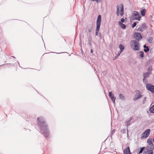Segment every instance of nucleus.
I'll list each match as a JSON object with an SVG mask.
<instances>
[{
  "label": "nucleus",
  "instance_id": "obj_1",
  "mask_svg": "<svg viewBox=\"0 0 154 154\" xmlns=\"http://www.w3.org/2000/svg\"><path fill=\"white\" fill-rule=\"evenodd\" d=\"M38 125L40 130L41 133L44 136L48 137L49 135L47 125L45 122V119L42 117H39L37 119Z\"/></svg>",
  "mask_w": 154,
  "mask_h": 154
},
{
  "label": "nucleus",
  "instance_id": "obj_2",
  "mask_svg": "<svg viewBox=\"0 0 154 154\" xmlns=\"http://www.w3.org/2000/svg\"><path fill=\"white\" fill-rule=\"evenodd\" d=\"M130 46L131 48L135 51H138L140 49L139 42L134 40L131 41Z\"/></svg>",
  "mask_w": 154,
  "mask_h": 154
},
{
  "label": "nucleus",
  "instance_id": "obj_3",
  "mask_svg": "<svg viewBox=\"0 0 154 154\" xmlns=\"http://www.w3.org/2000/svg\"><path fill=\"white\" fill-rule=\"evenodd\" d=\"M101 17L100 15H99L98 16L96 21V28L95 30V35H97L99 31L100 30V27L101 23Z\"/></svg>",
  "mask_w": 154,
  "mask_h": 154
},
{
  "label": "nucleus",
  "instance_id": "obj_4",
  "mask_svg": "<svg viewBox=\"0 0 154 154\" xmlns=\"http://www.w3.org/2000/svg\"><path fill=\"white\" fill-rule=\"evenodd\" d=\"M150 132V129H148L145 130L142 134L141 138L144 139L148 137Z\"/></svg>",
  "mask_w": 154,
  "mask_h": 154
},
{
  "label": "nucleus",
  "instance_id": "obj_5",
  "mask_svg": "<svg viewBox=\"0 0 154 154\" xmlns=\"http://www.w3.org/2000/svg\"><path fill=\"white\" fill-rule=\"evenodd\" d=\"M137 93L135 95L133 99V100L134 101L140 98L142 96L141 93L140 91H137Z\"/></svg>",
  "mask_w": 154,
  "mask_h": 154
},
{
  "label": "nucleus",
  "instance_id": "obj_6",
  "mask_svg": "<svg viewBox=\"0 0 154 154\" xmlns=\"http://www.w3.org/2000/svg\"><path fill=\"white\" fill-rule=\"evenodd\" d=\"M132 17L134 19L138 20H140L141 16L140 15L139 13L137 11H134L132 15Z\"/></svg>",
  "mask_w": 154,
  "mask_h": 154
},
{
  "label": "nucleus",
  "instance_id": "obj_7",
  "mask_svg": "<svg viewBox=\"0 0 154 154\" xmlns=\"http://www.w3.org/2000/svg\"><path fill=\"white\" fill-rule=\"evenodd\" d=\"M146 89L152 93H154V86L150 84H148L146 85Z\"/></svg>",
  "mask_w": 154,
  "mask_h": 154
},
{
  "label": "nucleus",
  "instance_id": "obj_8",
  "mask_svg": "<svg viewBox=\"0 0 154 154\" xmlns=\"http://www.w3.org/2000/svg\"><path fill=\"white\" fill-rule=\"evenodd\" d=\"M146 28V24L144 23H143L137 29V30L138 31L142 32Z\"/></svg>",
  "mask_w": 154,
  "mask_h": 154
},
{
  "label": "nucleus",
  "instance_id": "obj_9",
  "mask_svg": "<svg viewBox=\"0 0 154 154\" xmlns=\"http://www.w3.org/2000/svg\"><path fill=\"white\" fill-rule=\"evenodd\" d=\"M134 38L137 40H140L142 39V36L140 33H136L134 34Z\"/></svg>",
  "mask_w": 154,
  "mask_h": 154
},
{
  "label": "nucleus",
  "instance_id": "obj_10",
  "mask_svg": "<svg viewBox=\"0 0 154 154\" xmlns=\"http://www.w3.org/2000/svg\"><path fill=\"white\" fill-rule=\"evenodd\" d=\"M109 95L112 100L113 102V103L115 104L116 97H114L113 94H112L111 92H109Z\"/></svg>",
  "mask_w": 154,
  "mask_h": 154
},
{
  "label": "nucleus",
  "instance_id": "obj_11",
  "mask_svg": "<svg viewBox=\"0 0 154 154\" xmlns=\"http://www.w3.org/2000/svg\"><path fill=\"white\" fill-rule=\"evenodd\" d=\"M124 154H131L129 146L127 147L123 151Z\"/></svg>",
  "mask_w": 154,
  "mask_h": 154
},
{
  "label": "nucleus",
  "instance_id": "obj_12",
  "mask_svg": "<svg viewBox=\"0 0 154 154\" xmlns=\"http://www.w3.org/2000/svg\"><path fill=\"white\" fill-rule=\"evenodd\" d=\"M154 149V146H151L150 147L148 146L146 148V152H149L153 151V150Z\"/></svg>",
  "mask_w": 154,
  "mask_h": 154
},
{
  "label": "nucleus",
  "instance_id": "obj_13",
  "mask_svg": "<svg viewBox=\"0 0 154 154\" xmlns=\"http://www.w3.org/2000/svg\"><path fill=\"white\" fill-rule=\"evenodd\" d=\"M147 143L150 146H154V145L152 142V138H149L147 140Z\"/></svg>",
  "mask_w": 154,
  "mask_h": 154
},
{
  "label": "nucleus",
  "instance_id": "obj_14",
  "mask_svg": "<svg viewBox=\"0 0 154 154\" xmlns=\"http://www.w3.org/2000/svg\"><path fill=\"white\" fill-rule=\"evenodd\" d=\"M120 15L121 16H122L124 14V7L122 5H121V7H120Z\"/></svg>",
  "mask_w": 154,
  "mask_h": 154
},
{
  "label": "nucleus",
  "instance_id": "obj_15",
  "mask_svg": "<svg viewBox=\"0 0 154 154\" xmlns=\"http://www.w3.org/2000/svg\"><path fill=\"white\" fill-rule=\"evenodd\" d=\"M119 24L120 26L122 29H125L126 27V26L125 24H123L122 23L119 22Z\"/></svg>",
  "mask_w": 154,
  "mask_h": 154
},
{
  "label": "nucleus",
  "instance_id": "obj_16",
  "mask_svg": "<svg viewBox=\"0 0 154 154\" xmlns=\"http://www.w3.org/2000/svg\"><path fill=\"white\" fill-rule=\"evenodd\" d=\"M150 73L149 72H147L143 74V77L144 78H145L148 77Z\"/></svg>",
  "mask_w": 154,
  "mask_h": 154
},
{
  "label": "nucleus",
  "instance_id": "obj_17",
  "mask_svg": "<svg viewBox=\"0 0 154 154\" xmlns=\"http://www.w3.org/2000/svg\"><path fill=\"white\" fill-rule=\"evenodd\" d=\"M119 97L122 100H125V97L122 94H119Z\"/></svg>",
  "mask_w": 154,
  "mask_h": 154
},
{
  "label": "nucleus",
  "instance_id": "obj_18",
  "mask_svg": "<svg viewBox=\"0 0 154 154\" xmlns=\"http://www.w3.org/2000/svg\"><path fill=\"white\" fill-rule=\"evenodd\" d=\"M149 111L151 113H154V105L150 108Z\"/></svg>",
  "mask_w": 154,
  "mask_h": 154
},
{
  "label": "nucleus",
  "instance_id": "obj_19",
  "mask_svg": "<svg viewBox=\"0 0 154 154\" xmlns=\"http://www.w3.org/2000/svg\"><path fill=\"white\" fill-rule=\"evenodd\" d=\"M146 12V10L145 9H142L141 11V13L142 16H144L145 15Z\"/></svg>",
  "mask_w": 154,
  "mask_h": 154
},
{
  "label": "nucleus",
  "instance_id": "obj_20",
  "mask_svg": "<svg viewBox=\"0 0 154 154\" xmlns=\"http://www.w3.org/2000/svg\"><path fill=\"white\" fill-rule=\"evenodd\" d=\"M119 48L120 50H123L124 49V47L123 45L120 44L119 45Z\"/></svg>",
  "mask_w": 154,
  "mask_h": 154
},
{
  "label": "nucleus",
  "instance_id": "obj_21",
  "mask_svg": "<svg viewBox=\"0 0 154 154\" xmlns=\"http://www.w3.org/2000/svg\"><path fill=\"white\" fill-rule=\"evenodd\" d=\"M149 48L148 47V46H147L146 48H145L144 49V51L146 53L147 52H148V51H149Z\"/></svg>",
  "mask_w": 154,
  "mask_h": 154
},
{
  "label": "nucleus",
  "instance_id": "obj_22",
  "mask_svg": "<svg viewBox=\"0 0 154 154\" xmlns=\"http://www.w3.org/2000/svg\"><path fill=\"white\" fill-rule=\"evenodd\" d=\"M88 29V32H91L92 29V26H91L90 27H87Z\"/></svg>",
  "mask_w": 154,
  "mask_h": 154
},
{
  "label": "nucleus",
  "instance_id": "obj_23",
  "mask_svg": "<svg viewBox=\"0 0 154 154\" xmlns=\"http://www.w3.org/2000/svg\"><path fill=\"white\" fill-rule=\"evenodd\" d=\"M145 148V147H142V148H141V149H140V151H139V154H140L141 153H142L143 150Z\"/></svg>",
  "mask_w": 154,
  "mask_h": 154
},
{
  "label": "nucleus",
  "instance_id": "obj_24",
  "mask_svg": "<svg viewBox=\"0 0 154 154\" xmlns=\"http://www.w3.org/2000/svg\"><path fill=\"white\" fill-rule=\"evenodd\" d=\"M144 56V53L143 51H141V54L140 55L139 57L143 58Z\"/></svg>",
  "mask_w": 154,
  "mask_h": 154
},
{
  "label": "nucleus",
  "instance_id": "obj_25",
  "mask_svg": "<svg viewBox=\"0 0 154 154\" xmlns=\"http://www.w3.org/2000/svg\"><path fill=\"white\" fill-rule=\"evenodd\" d=\"M146 101V97H145L143 100V104L145 103Z\"/></svg>",
  "mask_w": 154,
  "mask_h": 154
},
{
  "label": "nucleus",
  "instance_id": "obj_26",
  "mask_svg": "<svg viewBox=\"0 0 154 154\" xmlns=\"http://www.w3.org/2000/svg\"><path fill=\"white\" fill-rule=\"evenodd\" d=\"M91 0L93 2L95 1L96 2V3H98L100 2H101V1H102L103 0Z\"/></svg>",
  "mask_w": 154,
  "mask_h": 154
},
{
  "label": "nucleus",
  "instance_id": "obj_27",
  "mask_svg": "<svg viewBox=\"0 0 154 154\" xmlns=\"http://www.w3.org/2000/svg\"><path fill=\"white\" fill-rule=\"evenodd\" d=\"M119 8L117 6V16H119Z\"/></svg>",
  "mask_w": 154,
  "mask_h": 154
},
{
  "label": "nucleus",
  "instance_id": "obj_28",
  "mask_svg": "<svg viewBox=\"0 0 154 154\" xmlns=\"http://www.w3.org/2000/svg\"><path fill=\"white\" fill-rule=\"evenodd\" d=\"M136 25V23L135 22H134L132 25V27L133 28Z\"/></svg>",
  "mask_w": 154,
  "mask_h": 154
},
{
  "label": "nucleus",
  "instance_id": "obj_29",
  "mask_svg": "<svg viewBox=\"0 0 154 154\" xmlns=\"http://www.w3.org/2000/svg\"><path fill=\"white\" fill-rule=\"evenodd\" d=\"M115 130H112L111 133V134L110 135V136H112V135L113 134H114L115 133Z\"/></svg>",
  "mask_w": 154,
  "mask_h": 154
},
{
  "label": "nucleus",
  "instance_id": "obj_30",
  "mask_svg": "<svg viewBox=\"0 0 154 154\" xmlns=\"http://www.w3.org/2000/svg\"><path fill=\"white\" fill-rule=\"evenodd\" d=\"M152 38H150L148 39V41L149 43H151L152 41Z\"/></svg>",
  "mask_w": 154,
  "mask_h": 154
},
{
  "label": "nucleus",
  "instance_id": "obj_31",
  "mask_svg": "<svg viewBox=\"0 0 154 154\" xmlns=\"http://www.w3.org/2000/svg\"><path fill=\"white\" fill-rule=\"evenodd\" d=\"M148 153V154H153V151H149V152H146Z\"/></svg>",
  "mask_w": 154,
  "mask_h": 154
},
{
  "label": "nucleus",
  "instance_id": "obj_32",
  "mask_svg": "<svg viewBox=\"0 0 154 154\" xmlns=\"http://www.w3.org/2000/svg\"><path fill=\"white\" fill-rule=\"evenodd\" d=\"M124 20H125L124 18H122L121 20V22H121L122 23H123L124 21Z\"/></svg>",
  "mask_w": 154,
  "mask_h": 154
},
{
  "label": "nucleus",
  "instance_id": "obj_33",
  "mask_svg": "<svg viewBox=\"0 0 154 154\" xmlns=\"http://www.w3.org/2000/svg\"><path fill=\"white\" fill-rule=\"evenodd\" d=\"M118 57H119L118 55H116L114 58V60H115V59H117L118 58Z\"/></svg>",
  "mask_w": 154,
  "mask_h": 154
},
{
  "label": "nucleus",
  "instance_id": "obj_34",
  "mask_svg": "<svg viewBox=\"0 0 154 154\" xmlns=\"http://www.w3.org/2000/svg\"><path fill=\"white\" fill-rule=\"evenodd\" d=\"M123 51V50H119V53L120 54H121Z\"/></svg>",
  "mask_w": 154,
  "mask_h": 154
},
{
  "label": "nucleus",
  "instance_id": "obj_35",
  "mask_svg": "<svg viewBox=\"0 0 154 154\" xmlns=\"http://www.w3.org/2000/svg\"><path fill=\"white\" fill-rule=\"evenodd\" d=\"M147 46H146L145 45H144L143 47L145 48H146Z\"/></svg>",
  "mask_w": 154,
  "mask_h": 154
},
{
  "label": "nucleus",
  "instance_id": "obj_36",
  "mask_svg": "<svg viewBox=\"0 0 154 154\" xmlns=\"http://www.w3.org/2000/svg\"><path fill=\"white\" fill-rule=\"evenodd\" d=\"M120 54H120L119 52L117 55H118V56H119L120 55Z\"/></svg>",
  "mask_w": 154,
  "mask_h": 154
},
{
  "label": "nucleus",
  "instance_id": "obj_37",
  "mask_svg": "<svg viewBox=\"0 0 154 154\" xmlns=\"http://www.w3.org/2000/svg\"><path fill=\"white\" fill-rule=\"evenodd\" d=\"M99 35H100V37H101V33H99Z\"/></svg>",
  "mask_w": 154,
  "mask_h": 154
},
{
  "label": "nucleus",
  "instance_id": "obj_38",
  "mask_svg": "<svg viewBox=\"0 0 154 154\" xmlns=\"http://www.w3.org/2000/svg\"><path fill=\"white\" fill-rule=\"evenodd\" d=\"M93 52V51L92 49H91V52L92 53Z\"/></svg>",
  "mask_w": 154,
  "mask_h": 154
},
{
  "label": "nucleus",
  "instance_id": "obj_39",
  "mask_svg": "<svg viewBox=\"0 0 154 154\" xmlns=\"http://www.w3.org/2000/svg\"><path fill=\"white\" fill-rule=\"evenodd\" d=\"M129 125V124H128L127 125V127H128Z\"/></svg>",
  "mask_w": 154,
  "mask_h": 154
},
{
  "label": "nucleus",
  "instance_id": "obj_40",
  "mask_svg": "<svg viewBox=\"0 0 154 154\" xmlns=\"http://www.w3.org/2000/svg\"><path fill=\"white\" fill-rule=\"evenodd\" d=\"M143 81H144V80H145V78H144L143 80Z\"/></svg>",
  "mask_w": 154,
  "mask_h": 154
},
{
  "label": "nucleus",
  "instance_id": "obj_41",
  "mask_svg": "<svg viewBox=\"0 0 154 154\" xmlns=\"http://www.w3.org/2000/svg\"><path fill=\"white\" fill-rule=\"evenodd\" d=\"M153 142L154 143V138L153 139Z\"/></svg>",
  "mask_w": 154,
  "mask_h": 154
},
{
  "label": "nucleus",
  "instance_id": "obj_42",
  "mask_svg": "<svg viewBox=\"0 0 154 154\" xmlns=\"http://www.w3.org/2000/svg\"><path fill=\"white\" fill-rule=\"evenodd\" d=\"M12 57H13L14 58V57H13V56H12Z\"/></svg>",
  "mask_w": 154,
  "mask_h": 154
}]
</instances>
